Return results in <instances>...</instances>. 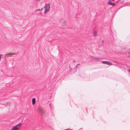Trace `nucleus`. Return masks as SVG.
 <instances>
[{"label": "nucleus", "instance_id": "nucleus-1", "mask_svg": "<svg viewBox=\"0 0 130 130\" xmlns=\"http://www.w3.org/2000/svg\"><path fill=\"white\" fill-rule=\"evenodd\" d=\"M50 3H46L44 7L45 9V10L44 12V14H46L50 10Z\"/></svg>", "mask_w": 130, "mask_h": 130}, {"label": "nucleus", "instance_id": "nucleus-2", "mask_svg": "<svg viewBox=\"0 0 130 130\" xmlns=\"http://www.w3.org/2000/svg\"><path fill=\"white\" fill-rule=\"evenodd\" d=\"M38 110L43 115H44L45 114V112L43 111L41 108L40 107H39L38 108Z\"/></svg>", "mask_w": 130, "mask_h": 130}, {"label": "nucleus", "instance_id": "nucleus-3", "mask_svg": "<svg viewBox=\"0 0 130 130\" xmlns=\"http://www.w3.org/2000/svg\"><path fill=\"white\" fill-rule=\"evenodd\" d=\"M102 63L104 64H107L109 65H112V63L109 61H103Z\"/></svg>", "mask_w": 130, "mask_h": 130}, {"label": "nucleus", "instance_id": "nucleus-4", "mask_svg": "<svg viewBox=\"0 0 130 130\" xmlns=\"http://www.w3.org/2000/svg\"><path fill=\"white\" fill-rule=\"evenodd\" d=\"M22 124V123H19V124H18L17 125L14 126L16 128H18V129H19L21 128Z\"/></svg>", "mask_w": 130, "mask_h": 130}, {"label": "nucleus", "instance_id": "nucleus-5", "mask_svg": "<svg viewBox=\"0 0 130 130\" xmlns=\"http://www.w3.org/2000/svg\"><path fill=\"white\" fill-rule=\"evenodd\" d=\"M108 5H111L113 6H114L115 5V4L111 3V0H109L108 2Z\"/></svg>", "mask_w": 130, "mask_h": 130}, {"label": "nucleus", "instance_id": "nucleus-6", "mask_svg": "<svg viewBox=\"0 0 130 130\" xmlns=\"http://www.w3.org/2000/svg\"><path fill=\"white\" fill-rule=\"evenodd\" d=\"M32 104L33 105H34L35 104L36 102V100L35 98H34L32 99Z\"/></svg>", "mask_w": 130, "mask_h": 130}, {"label": "nucleus", "instance_id": "nucleus-7", "mask_svg": "<svg viewBox=\"0 0 130 130\" xmlns=\"http://www.w3.org/2000/svg\"><path fill=\"white\" fill-rule=\"evenodd\" d=\"M18 128L14 126L12 128L11 130H18Z\"/></svg>", "mask_w": 130, "mask_h": 130}, {"label": "nucleus", "instance_id": "nucleus-8", "mask_svg": "<svg viewBox=\"0 0 130 130\" xmlns=\"http://www.w3.org/2000/svg\"><path fill=\"white\" fill-rule=\"evenodd\" d=\"M93 58L95 59H102L100 58L99 57H94Z\"/></svg>", "mask_w": 130, "mask_h": 130}, {"label": "nucleus", "instance_id": "nucleus-9", "mask_svg": "<svg viewBox=\"0 0 130 130\" xmlns=\"http://www.w3.org/2000/svg\"><path fill=\"white\" fill-rule=\"evenodd\" d=\"M40 11V12H41V10H40V9H37L36 10V11Z\"/></svg>", "mask_w": 130, "mask_h": 130}, {"label": "nucleus", "instance_id": "nucleus-10", "mask_svg": "<svg viewBox=\"0 0 130 130\" xmlns=\"http://www.w3.org/2000/svg\"><path fill=\"white\" fill-rule=\"evenodd\" d=\"M66 24L65 22H64L63 23H62V25L63 26H64V25H65Z\"/></svg>", "mask_w": 130, "mask_h": 130}, {"label": "nucleus", "instance_id": "nucleus-11", "mask_svg": "<svg viewBox=\"0 0 130 130\" xmlns=\"http://www.w3.org/2000/svg\"><path fill=\"white\" fill-rule=\"evenodd\" d=\"M10 54V55H16V53H12Z\"/></svg>", "mask_w": 130, "mask_h": 130}, {"label": "nucleus", "instance_id": "nucleus-12", "mask_svg": "<svg viewBox=\"0 0 130 130\" xmlns=\"http://www.w3.org/2000/svg\"><path fill=\"white\" fill-rule=\"evenodd\" d=\"M79 64H77V66H76L75 67V68H76L77 67V66L78 65H79ZM75 68H74V69H75Z\"/></svg>", "mask_w": 130, "mask_h": 130}, {"label": "nucleus", "instance_id": "nucleus-13", "mask_svg": "<svg viewBox=\"0 0 130 130\" xmlns=\"http://www.w3.org/2000/svg\"><path fill=\"white\" fill-rule=\"evenodd\" d=\"M128 56L130 57V52H128Z\"/></svg>", "mask_w": 130, "mask_h": 130}, {"label": "nucleus", "instance_id": "nucleus-14", "mask_svg": "<svg viewBox=\"0 0 130 130\" xmlns=\"http://www.w3.org/2000/svg\"><path fill=\"white\" fill-rule=\"evenodd\" d=\"M40 10H41V11H42V10H43V8H41V9H40Z\"/></svg>", "mask_w": 130, "mask_h": 130}, {"label": "nucleus", "instance_id": "nucleus-15", "mask_svg": "<svg viewBox=\"0 0 130 130\" xmlns=\"http://www.w3.org/2000/svg\"><path fill=\"white\" fill-rule=\"evenodd\" d=\"M75 60H73V62H75Z\"/></svg>", "mask_w": 130, "mask_h": 130}, {"label": "nucleus", "instance_id": "nucleus-16", "mask_svg": "<svg viewBox=\"0 0 130 130\" xmlns=\"http://www.w3.org/2000/svg\"><path fill=\"white\" fill-rule=\"evenodd\" d=\"M95 34H94V36H95Z\"/></svg>", "mask_w": 130, "mask_h": 130}, {"label": "nucleus", "instance_id": "nucleus-17", "mask_svg": "<svg viewBox=\"0 0 130 130\" xmlns=\"http://www.w3.org/2000/svg\"><path fill=\"white\" fill-rule=\"evenodd\" d=\"M129 72H130V70H129Z\"/></svg>", "mask_w": 130, "mask_h": 130}, {"label": "nucleus", "instance_id": "nucleus-18", "mask_svg": "<svg viewBox=\"0 0 130 130\" xmlns=\"http://www.w3.org/2000/svg\"><path fill=\"white\" fill-rule=\"evenodd\" d=\"M102 42H103V40L102 41Z\"/></svg>", "mask_w": 130, "mask_h": 130}]
</instances>
